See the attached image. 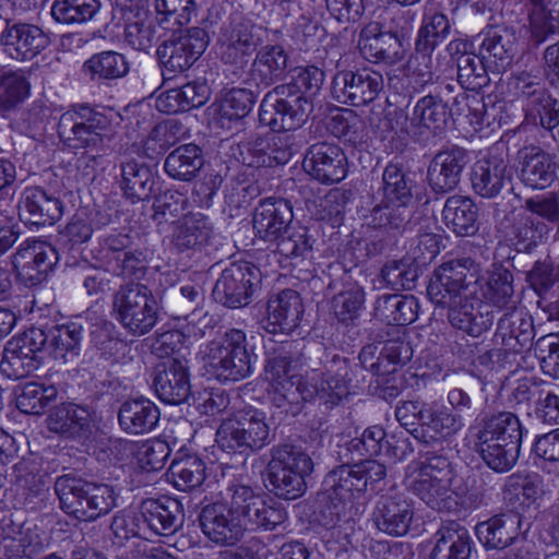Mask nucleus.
I'll return each instance as SVG.
<instances>
[{
	"label": "nucleus",
	"mask_w": 559,
	"mask_h": 559,
	"mask_svg": "<svg viewBox=\"0 0 559 559\" xmlns=\"http://www.w3.org/2000/svg\"><path fill=\"white\" fill-rule=\"evenodd\" d=\"M451 481L450 462L443 456H432L421 465L409 488L431 509L445 511L452 507Z\"/></svg>",
	"instance_id": "nucleus-13"
},
{
	"label": "nucleus",
	"mask_w": 559,
	"mask_h": 559,
	"mask_svg": "<svg viewBox=\"0 0 559 559\" xmlns=\"http://www.w3.org/2000/svg\"><path fill=\"white\" fill-rule=\"evenodd\" d=\"M304 169L321 183L342 181L347 175V157L343 150L329 142L310 145L302 162Z\"/></svg>",
	"instance_id": "nucleus-20"
},
{
	"label": "nucleus",
	"mask_w": 559,
	"mask_h": 559,
	"mask_svg": "<svg viewBox=\"0 0 559 559\" xmlns=\"http://www.w3.org/2000/svg\"><path fill=\"white\" fill-rule=\"evenodd\" d=\"M209 366L219 381H240L253 372L257 356L246 333L240 329L227 330L219 341L209 346Z\"/></svg>",
	"instance_id": "nucleus-10"
},
{
	"label": "nucleus",
	"mask_w": 559,
	"mask_h": 559,
	"mask_svg": "<svg viewBox=\"0 0 559 559\" xmlns=\"http://www.w3.org/2000/svg\"><path fill=\"white\" fill-rule=\"evenodd\" d=\"M383 87V75L364 67L337 72L332 82V95L338 103L358 107L372 103Z\"/></svg>",
	"instance_id": "nucleus-16"
},
{
	"label": "nucleus",
	"mask_w": 559,
	"mask_h": 559,
	"mask_svg": "<svg viewBox=\"0 0 559 559\" xmlns=\"http://www.w3.org/2000/svg\"><path fill=\"white\" fill-rule=\"evenodd\" d=\"M374 312L388 324L404 326L417 319L419 302L413 295H382L376 301Z\"/></svg>",
	"instance_id": "nucleus-44"
},
{
	"label": "nucleus",
	"mask_w": 559,
	"mask_h": 559,
	"mask_svg": "<svg viewBox=\"0 0 559 559\" xmlns=\"http://www.w3.org/2000/svg\"><path fill=\"white\" fill-rule=\"evenodd\" d=\"M106 112L76 105L60 116L58 135L62 143L73 151H97L103 146L104 136L110 130L111 118Z\"/></svg>",
	"instance_id": "nucleus-9"
},
{
	"label": "nucleus",
	"mask_w": 559,
	"mask_h": 559,
	"mask_svg": "<svg viewBox=\"0 0 559 559\" xmlns=\"http://www.w3.org/2000/svg\"><path fill=\"white\" fill-rule=\"evenodd\" d=\"M40 329L41 337H45L43 349H47L55 359L67 364L80 355L83 338V325L81 323L67 321L47 329Z\"/></svg>",
	"instance_id": "nucleus-38"
},
{
	"label": "nucleus",
	"mask_w": 559,
	"mask_h": 559,
	"mask_svg": "<svg viewBox=\"0 0 559 559\" xmlns=\"http://www.w3.org/2000/svg\"><path fill=\"white\" fill-rule=\"evenodd\" d=\"M159 409L150 400L141 397L124 401L118 412L120 428L128 435H144L155 429L159 420Z\"/></svg>",
	"instance_id": "nucleus-40"
},
{
	"label": "nucleus",
	"mask_w": 559,
	"mask_h": 559,
	"mask_svg": "<svg viewBox=\"0 0 559 559\" xmlns=\"http://www.w3.org/2000/svg\"><path fill=\"white\" fill-rule=\"evenodd\" d=\"M468 162L467 151L460 146L437 153L428 167L427 178L431 190L445 194L456 189Z\"/></svg>",
	"instance_id": "nucleus-25"
},
{
	"label": "nucleus",
	"mask_w": 559,
	"mask_h": 559,
	"mask_svg": "<svg viewBox=\"0 0 559 559\" xmlns=\"http://www.w3.org/2000/svg\"><path fill=\"white\" fill-rule=\"evenodd\" d=\"M41 548L38 535L31 530L15 532L11 528L0 535L1 559H32Z\"/></svg>",
	"instance_id": "nucleus-52"
},
{
	"label": "nucleus",
	"mask_w": 559,
	"mask_h": 559,
	"mask_svg": "<svg viewBox=\"0 0 559 559\" xmlns=\"http://www.w3.org/2000/svg\"><path fill=\"white\" fill-rule=\"evenodd\" d=\"M361 486L362 483L357 478L353 465H340L325 475L319 499L329 504L332 524L338 521L346 507L362 493Z\"/></svg>",
	"instance_id": "nucleus-18"
},
{
	"label": "nucleus",
	"mask_w": 559,
	"mask_h": 559,
	"mask_svg": "<svg viewBox=\"0 0 559 559\" xmlns=\"http://www.w3.org/2000/svg\"><path fill=\"white\" fill-rule=\"evenodd\" d=\"M443 218L448 226L459 236L474 235L477 230L478 211L468 197L452 195L445 201Z\"/></svg>",
	"instance_id": "nucleus-49"
},
{
	"label": "nucleus",
	"mask_w": 559,
	"mask_h": 559,
	"mask_svg": "<svg viewBox=\"0 0 559 559\" xmlns=\"http://www.w3.org/2000/svg\"><path fill=\"white\" fill-rule=\"evenodd\" d=\"M266 311L263 328L269 333H290L300 323L304 305L296 290L284 289L270 298Z\"/></svg>",
	"instance_id": "nucleus-34"
},
{
	"label": "nucleus",
	"mask_w": 559,
	"mask_h": 559,
	"mask_svg": "<svg viewBox=\"0 0 559 559\" xmlns=\"http://www.w3.org/2000/svg\"><path fill=\"white\" fill-rule=\"evenodd\" d=\"M57 395L58 389L55 385L27 382L20 388L16 395V406L25 414H41L56 400Z\"/></svg>",
	"instance_id": "nucleus-60"
},
{
	"label": "nucleus",
	"mask_w": 559,
	"mask_h": 559,
	"mask_svg": "<svg viewBox=\"0 0 559 559\" xmlns=\"http://www.w3.org/2000/svg\"><path fill=\"white\" fill-rule=\"evenodd\" d=\"M312 469V459L300 447L287 443L273 447L265 469L266 488L278 498L295 500L306 492V477Z\"/></svg>",
	"instance_id": "nucleus-5"
},
{
	"label": "nucleus",
	"mask_w": 559,
	"mask_h": 559,
	"mask_svg": "<svg viewBox=\"0 0 559 559\" xmlns=\"http://www.w3.org/2000/svg\"><path fill=\"white\" fill-rule=\"evenodd\" d=\"M535 338L533 317L518 307L508 310L497 322L493 342L506 353L519 354L531 348Z\"/></svg>",
	"instance_id": "nucleus-24"
},
{
	"label": "nucleus",
	"mask_w": 559,
	"mask_h": 559,
	"mask_svg": "<svg viewBox=\"0 0 559 559\" xmlns=\"http://www.w3.org/2000/svg\"><path fill=\"white\" fill-rule=\"evenodd\" d=\"M324 72L314 66L299 68L292 81L269 91L260 105L259 120L272 130L296 129L313 110L312 96L321 88Z\"/></svg>",
	"instance_id": "nucleus-2"
},
{
	"label": "nucleus",
	"mask_w": 559,
	"mask_h": 559,
	"mask_svg": "<svg viewBox=\"0 0 559 559\" xmlns=\"http://www.w3.org/2000/svg\"><path fill=\"white\" fill-rule=\"evenodd\" d=\"M437 543L432 559H468L472 552V538L468 531L457 522L443 524L437 532Z\"/></svg>",
	"instance_id": "nucleus-43"
},
{
	"label": "nucleus",
	"mask_w": 559,
	"mask_h": 559,
	"mask_svg": "<svg viewBox=\"0 0 559 559\" xmlns=\"http://www.w3.org/2000/svg\"><path fill=\"white\" fill-rule=\"evenodd\" d=\"M450 31V22L443 13L425 15L415 43L416 51L430 56L447 39Z\"/></svg>",
	"instance_id": "nucleus-57"
},
{
	"label": "nucleus",
	"mask_w": 559,
	"mask_h": 559,
	"mask_svg": "<svg viewBox=\"0 0 559 559\" xmlns=\"http://www.w3.org/2000/svg\"><path fill=\"white\" fill-rule=\"evenodd\" d=\"M296 377L282 379L269 383L267 397L273 406L283 409L286 414L297 415L301 411L302 403L311 401V392L308 390V377L295 380Z\"/></svg>",
	"instance_id": "nucleus-42"
},
{
	"label": "nucleus",
	"mask_w": 559,
	"mask_h": 559,
	"mask_svg": "<svg viewBox=\"0 0 559 559\" xmlns=\"http://www.w3.org/2000/svg\"><path fill=\"white\" fill-rule=\"evenodd\" d=\"M41 335V329L33 326L5 344L0 361V371L4 377L19 380L39 368L41 359L38 354L45 341Z\"/></svg>",
	"instance_id": "nucleus-15"
},
{
	"label": "nucleus",
	"mask_w": 559,
	"mask_h": 559,
	"mask_svg": "<svg viewBox=\"0 0 559 559\" xmlns=\"http://www.w3.org/2000/svg\"><path fill=\"white\" fill-rule=\"evenodd\" d=\"M263 29L249 21L230 23L221 35L222 60L230 64H243L246 57L262 44Z\"/></svg>",
	"instance_id": "nucleus-27"
},
{
	"label": "nucleus",
	"mask_w": 559,
	"mask_h": 559,
	"mask_svg": "<svg viewBox=\"0 0 559 559\" xmlns=\"http://www.w3.org/2000/svg\"><path fill=\"white\" fill-rule=\"evenodd\" d=\"M348 373L347 359L334 356L325 372L307 374L311 401L317 399L326 408L338 405L349 394Z\"/></svg>",
	"instance_id": "nucleus-22"
},
{
	"label": "nucleus",
	"mask_w": 559,
	"mask_h": 559,
	"mask_svg": "<svg viewBox=\"0 0 559 559\" xmlns=\"http://www.w3.org/2000/svg\"><path fill=\"white\" fill-rule=\"evenodd\" d=\"M121 189L132 203L146 200L155 183L148 167L134 160L121 165Z\"/></svg>",
	"instance_id": "nucleus-51"
},
{
	"label": "nucleus",
	"mask_w": 559,
	"mask_h": 559,
	"mask_svg": "<svg viewBox=\"0 0 559 559\" xmlns=\"http://www.w3.org/2000/svg\"><path fill=\"white\" fill-rule=\"evenodd\" d=\"M288 69V53L281 45L262 46L250 67L246 83L249 86L267 88L282 80Z\"/></svg>",
	"instance_id": "nucleus-32"
},
{
	"label": "nucleus",
	"mask_w": 559,
	"mask_h": 559,
	"mask_svg": "<svg viewBox=\"0 0 559 559\" xmlns=\"http://www.w3.org/2000/svg\"><path fill=\"white\" fill-rule=\"evenodd\" d=\"M55 491L60 508L69 515L92 522L108 514L117 506V496L112 487L62 475L56 479Z\"/></svg>",
	"instance_id": "nucleus-4"
},
{
	"label": "nucleus",
	"mask_w": 559,
	"mask_h": 559,
	"mask_svg": "<svg viewBox=\"0 0 559 559\" xmlns=\"http://www.w3.org/2000/svg\"><path fill=\"white\" fill-rule=\"evenodd\" d=\"M480 278L481 267L471 258L449 261L435 270L427 294L435 305L447 308L459 299L476 295Z\"/></svg>",
	"instance_id": "nucleus-8"
},
{
	"label": "nucleus",
	"mask_w": 559,
	"mask_h": 559,
	"mask_svg": "<svg viewBox=\"0 0 559 559\" xmlns=\"http://www.w3.org/2000/svg\"><path fill=\"white\" fill-rule=\"evenodd\" d=\"M514 40V34L507 28H489L480 44L481 58L493 64L498 71L504 70L512 61Z\"/></svg>",
	"instance_id": "nucleus-47"
},
{
	"label": "nucleus",
	"mask_w": 559,
	"mask_h": 559,
	"mask_svg": "<svg viewBox=\"0 0 559 559\" xmlns=\"http://www.w3.org/2000/svg\"><path fill=\"white\" fill-rule=\"evenodd\" d=\"M145 532L169 536L183 524L182 504L175 498L163 496L158 499H146L140 507V518Z\"/></svg>",
	"instance_id": "nucleus-26"
},
{
	"label": "nucleus",
	"mask_w": 559,
	"mask_h": 559,
	"mask_svg": "<svg viewBox=\"0 0 559 559\" xmlns=\"http://www.w3.org/2000/svg\"><path fill=\"white\" fill-rule=\"evenodd\" d=\"M477 451L485 464L497 473H507L516 464L520 455L519 445L500 443H476Z\"/></svg>",
	"instance_id": "nucleus-63"
},
{
	"label": "nucleus",
	"mask_w": 559,
	"mask_h": 559,
	"mask_svg": "<svg viewBox=\"0 0 559 559\" xmlns=\"http://www.w3.org/2000/svg\"><path fill=\"white\" fill-rule=\"evenodd\" d=\"M31 83L23 70L8 71L0 75V116L5 117L29 95Z\"/></svg>",
	"instance_id": "nucleus-55"
},
{
	"label": "nucleus",
	"mask_w": 559,
	"mask_h": 559,
	"mask_svg": "<svg viewBox=\"0 0 559 559\" xmlns=\"http://www.w3.org/2000/svg\"><path fill=\"white\" fill-rule=\"evenodd\" d=\"M294 218L289 201L282 198H267L259 202L254 209L253 228L260 238L276 240L290 226Z\"/></svg>",
	"instance_id": "nucleus-33"
},
{
	"label": "nucleus",
	"mask_w": 559,
	"mask_h": 559,
	"mask_svg": "<svg viewBox=\"0 0 559 559\" xmlns=\"http://www.w3.org/2000/svg\"><path fill=\"white\" fill-rule=\"evenodd\" d=\"M413 519V502L405 493L394 490H390L379 498L372 513L377 528L391 536L406 535Z\"/></svg>",
	"instance_id": "nucleus-21"
},
{
	"label": "nucleus",
	"mask_w": 559,
	"mask_h": 559,
	"mask_svg": "<svg viewBox=\"0 0 559 559\" xmlns=\"http://www.w3.org/2000/svg\"><path fill=\"white\" fill-rule=\"evenodd\" d=\"M226 498L229 504L209 503L199 514L202 533L217 546L236 545L247 528L273 531L287 519L286 510L281 504L267 502L247 485L230 484Z\"/></svg>",
	"instance_id": "nucleus-1"
},
{
	"label": "nucleus",
	"mask_w": 559,
	"mask_h": 559,
	"mask_svg": "<svg viewBox=\"0 0 559 559\" xmlns=\"http://www.w3.org/2000/svg\"><path fill=\"white\" fill-rule=\"evenodd\" d=\"M294 344H283L273 353L267 354L264 367V376L267 383L295 377L292 371L301 366V357L297 350H293Z\"/></svg>",
	"instance_id": "nucleus-58"
},
{
	"label": "nucleus",
	"mask_w": 559,
	"mask_h": 559,
	"mask_svg": "<svg viewBox=\"0 0 559 559\" xmlns=\"http://www.w3.org/2000/svg\"><path fill=\"white\" fill-rule=\"evenodd\" d=\"M50 44L48 34L39 26L19 22L4 27L0 33V45L4 52L17 61H28Z\"/></svg>",
	"instance_id": "nucleus-23"
},
{
	"label": "nucleus",
	"mask_w": 559,
	"mask_h": 559,
	"mask_svg": "<svg viewBox=\"0 0 559 559\" xmlns=\"http://www.w3.org/2000/svg\"><path fill=\"white\" fill-rule=\"evenodd\" d=\"M155 392L167 404H180L190 395L188 367L179 359L173 358L155 367L153 380Z\"/></svg>",
	"instance_id": "nucleus-31"
},
{
	"label": "nucleus",
	"mask_w": 559,
	"mask_h": 559,
	"mask_svg": "<svg viewBox=\"0 0 559 559\" xmlns=\"http://www.w3.org/2000/svg\"><path fill=\"white\" fill-rule=\"evenodd\" d=\"M59 261L56 248L43 240L27 239L22 242L13 254L11 270L26 286L40 284Z\"/></svg>",
	"instance_id": "nucleus-17"
},
{
	"label": "nucleus",
	"mask_w": 559,
	"mask_h": 559,
	"mask_svg": "<svg viewBox=\"0 0 559 559\" xmlns=\"http://www.w3.org/2000/svg\"><path fill=\"white\" fill-rule=\"evenodd\" d=\"M211 90L205 82H189L163 93L156 102L159 111L176 114L203 106L210 98Z\"/></svg>",
	"instance_id": "nucleus-41"
},
{
	"label": "nucleus",
	"mask_w": 559,
	"mask_h": 559,
	"mask_svg": "<svg viewBox=\"0 0 559 559\" xmlns=\"http://www.w3.org/2000/svg\"><path fill=\"white\" fill-rule=\"evenodd\" d=\"M214 236L213 224L202 213H190L182 217L174 234L175 246L183 251L207 246Z\"/></svg>",
	"instance_id": "nucleus-45"
},
{
	"label": "nucleus",
	"mask_w": 559,
	"mask_h": 559,
	"mask_svg": "<svg viewBox=\"0 0 559 559\" xmlns=\"http://www.w3.org/2000/svg\"><path fill=\"white\" fill-rule=\"evenodd\" d=\"M519 165L520 179L528 188L543 190L557 179L559 164L556 156L537 146L520 151Z\"/></svg>",
	"instance_id": "nucleus-29"
},
{
	"label": "nucleus",
	"mask_w": 559,
	"mask_h": 559,
	"mask_svg": "<svg viewBox=\"0 0 559 559\" xmlns=\"http://www.w3.org/2000/svg\"><path fill=\"white\" fill-rule=\"evenodd\" d=\"M99 8L98 0H55L51 15L58 23L81 24L92 20Z\"/></svg>",
	"instance_id": "nucleus-59"
},
{
	"label": "nucleus",
	"mask_w": 559,
	"mask_h": 559,
	"mask_svg": "<svg viewBox=\"0 0 559 559\" xmlns=\"http://www.w3.org/2000/svg\"><path fill=\"white\" fill-rule=\"evenodd\" d=\"M261 283L262 273L257 265L250 262L231 263L216 281L213 295L228 308H241L251 302Z\"/></svg>",
	"instance_id": "nucleus-14"
},
{
	"label": "nucleus",
	"mask_w": 559,
	"mask_h": 559,
	"mask_svg": "<svg viewBox=\"0 0 559 559\" xmlns=\"http://www.w3.org/2000/svg\"><path fill=\"white\" fill-rule=\"evenodd\" d=\"M202 150L193 144H183L175 148L166 157L164 169L166 174L179 181H191L203 166Z\"/></svg>",
	"instance_id": "nucleus-48"
},
{
	"label": "nucleus",
	"mask_w": 559,
	"mask_h": 559,
	"mask_svg": "<svg viewBox=\"0 0 559 559\" xmlns=\"http://www.w3.org/2000/svg\"><path fill=\"white\" fill-rule=\"evenodd\" d=\"M510 179L509 163L498 154L489 153L486 157L475 162L472 167V188L476 194L486 199L499 195Z\"/></svg>",
	"instance_id": "nucleus-30"
},
{
	"label": "nucleus",
	"mask_w": 559,
	"mask_h": 559,
	"mask_svg": "<svg viewBox=\"0 0 559 559\" xmlns=\"http://www.w3.org/2000/svg\"><path fill=\"white\" fill-rule=\"evenodd\" d=\"M290 129L273 130L241 144L242 163L250 167H273L286 164L293 156Z\"/></svg>",
	"instance_id": "nucleus-19"
},
{
	"label": "nucleus",
	"mask_w": 559,
	"mask_h": 559,
	"mask_svg": "<svg viewBox=\"0 0 559 559\" xmlns=\"http://www.w3.org/2000/svg\"><path fill=\"white\" fill-rule=\"evenodd\" d=\"M209 43L210 36L201 27L187 28L165 40L156 51L164 79H171L190 69Z\"/></svg>",
	"instance_id": "nucleus-12"
},
{
	"label": "nucleus",
	"mask_w": 559,
	"mask_h": 559,
	"mask_svg": "<svg viewBox=\"0 0 559 559\" xmlns=\"http://www.w3.org/2000/svg\"><path fill=\"white\" fill-rule=\"evenodd\" d=\"M63 213L59 198L40 187L25 189L20 204V216L25 223L36 226L53 225Z\"/></svg>",
	"instance_id": "nucleus-37"
},
{
	"label": "nucleus",
	"mask_w": 559,
	"mask_h": 559,
	"mask_svg": "<svg viewBox=\"0 0 559 559\" xmlns=\"http://www.w3.org/2000/svg\"><path fill=\"white\" fill-rule=\"evenodd\" d=\"M205 469V463L200 457L188 455L173 461L168 477L178 490L190 491L204 483Z\"/></svg>",
	"instance_id": "nucleus-53"
},
{
	"label": "nucleus",
	"mask_w": 559,
	"mask_h": 559,
	"mask_svg": "<svg viewBox=\"0 0 559 559\" xmlns=\"http://www.w3.org/2000/svg\"><path fill=\"white\" fill-rule=\"evenodd\" d=\"M277 240V252L287 259H307L312 251L313 239L304 226L289 227Z\"/></svg>",
	"instance_id": "nucleus-61"
},
{
	"label": "nucleus",
	"mask_w": 559,
	"mask_h": 559,
	"mask_svg": "<svg viewBox=\"0 0 559 559\" xmlns=\"http://www.w3.org/2000/svg\"><path fill=\"white\" fill-rule=\"evenodd\" d=\"M522 516L519 513H503L477 524L476 535L488 549H503L520 535Z\"/></svg>",
	"instance_id": "nucleus-39"
},
{
	"label": "nucleus",
	"mask_w": 559,
	"mask_h": 559,
	"mask_svg": "<svg viewBox=\"0 0 559 559\" xmlns=\"http://www.w3.org/2000/svg\"><path fill=\"white\" fill-rule=\"evenodd\" d=\"M523 111L528 121L547 130H552L559 126V102L548 92L535 102L526 104Z\"/></svg>",
	"instance_id": "nucleus-64"
},
{
	"label": "nucleus",
	"mask_w": 559,
	"mask_h": 559,
	"mask_svg": "<svg viewBox=\"0 0 559 559\" xmlns=\"http://www.w3.org/2000/svg\"><path fill=\"white\" fill-rule=\"evenodd\" d=\"M412 115L416 138H420L429 130L437 132L443 129L448 108L439 94H428L417 100Z\"/></svg>",
	"instance_id": "nucleus-46"
},
{
	"label": "nucleus",
	"mask_w": 559,
	"mask_h": 559,
	"mask_svg": "<svg viewBox=\"0 0 559 559\" xmlns=\"http://www.w3.org/2000/svg\"><path fill=\"white\" fill-rule=\"evenodd\" d=\"M116 320L133 336H143L156 325L159 312L151 288L141 283L121 285L112 295Z\"/></svg>",
	"instance_id": "nucleus-7"
},
{
	"label": "nucleus",
	"mask_w": 559,
	"mask_h": 559,
	"mask_svg": "<svg viewBox=\"0 0 559 559\" xmlns=\"http://www.w3.org/2000/svg\"><path fill=\"white\" fill-rule=\"evenodd\" d=\"M508 88L522 104L523 109L526 107V104L535 102L547 93L540 76L526 70L512 73L508 81Z\"/></svg>",
	"instance_id": "nucleus-62"
},
{
	"label": "nucleus",
	"mask_w": 559,
	"mask_h": 559,
	"mask_svg": "<svg viewBox=\"0 0 559 559\" xmlns=\"http://www.w3.org/2000/svg\"><path fill=\"white\" fill-rule=\"evenodd\" d=\"M358 48L362 57L372 62L394 64L403 59L399 35L382 32L379 23H369L359 35Z\"/></svg>",
	"instance_id": "nucleus-36"
},
{
	"label": "nucleus",
	"mask_w": 559,
	"mask_h": 559,
	"mask_svg": "<svg viewBox=\"0 0 559 559\" xmlns=\"http://www.w3.org/2000/svg\"><path fill=\"white\" fill-rule=\"evenodd\" d=\"M395 418L418 441L425 444L440 442L462 429L461 416L449 408L426 406L418 401H401Z\"/></svg>",
	"instance_id": "nucleus-6"
},
{
	"label": "nucleus",
	"mask_w": 559,
	"mask_h": 559,
	"mask_svg": "<svg viewBox=\"0 0 559 559\" xmlns=\"http://www.w3.org/2000/svg\"><path fill=\"white\" fill-rule=\"evenodd\" d=\"M272 441L266 415L260 409L247 407L225 419L216 431L218 447L228 452L259 451Z\"/></svg>",
	"instance_id": "nucleus-11"
},
{
	"label": "nucleus",
	"mask_w": 559,
	"mask_h": 559,
	"mask_svg": "<svg viewBox=\"0 0 559 559\" xmlns=\"http://www.w3.org/2000/svg\"><path fill=\"white\" fill-rule=\"evenodd\" d=\"M415 187L402 166L389 163L382 174L383 200L371 210L368 224L373 228L404 230L414 212Z\"/></svg>",
	"instance_id": "nucleus-3"
},
{
	"label": "nucleus",
	"mask_w": 559,
	"mask_h": 559,
	"mask_svg": "<svg viewBox=\"0 0 559 559\" xmlns=\"http://www.w3.org/2000/svg\"><path fill=\"white\" fill-rule=\"evenodd\" d=\"M486 299L495 307L511 310L516 308L513 274L500 264H495L487 281Z\"/></svg>",
	"instance_id": "nucleus-54"
},
{
	"label": "nucleus",
	"mask_w": 559,
	"mask_h": 559,
	"mask_svg": "<svg viewBox=\"0 0 559 559\" xmlns=\"http://www.w3.org/2000/svg\"><path fill=\"white\" fill-rule=\"evenodd\" d=\"M157 21L147 12H139L124 26V39L135 50L147 51L158 40Z\"/></svg>",
	"instance_id": "nucleus-56"
},
{
	"label": "nucleus",
	"mask_w": 559,
	"mask_h": 559,
	"mask_svg": "<svg viewBox=\"0 0 559 559\" xmlns=\"http://www.w3.org/2000/svg\"><path fill=\"white\" fill-rule=\"evenodd\" d=\"M447 309L450 324L473 337H478L488 331L495 320L488 306L483 305L476 295L459 299Z\"/></svg>",
	"instance_id": "nucleus-35"
},
{
	"label": "nucleus",
	"mask_w": 559,
	"mask_h": 559,
	"mask_svg": "<svg viewBox=\"0 0 559 559\" xmlns=\"http://www.w3.org/2000/svg\"><path fill=\"white\" fill-rule=\"evenodd\" d=\"M83 71L92 81L105 82L124 76L129 72V63L122 53L107 50L87 59Z\"/></svg>",
	"instance_id": "nucleus-50"
},
{
	"label": "nucleus",
	"mask_w": 559,
	"mask_h": 559,
	"mask_svg": "<svg viewBox=\"0 0 559 559\" xmlns=\"http://www.w3.org/2000/svg\"><path fill=\"white\" fill-rule=\"evenodd\" d=\"M47 427L51 432L79 441L90 440L95 430L90 409L73 403L56 406L47 417Z\"/></svg>",
	"instance_id": "nucleus-28"
}]
</instances>
